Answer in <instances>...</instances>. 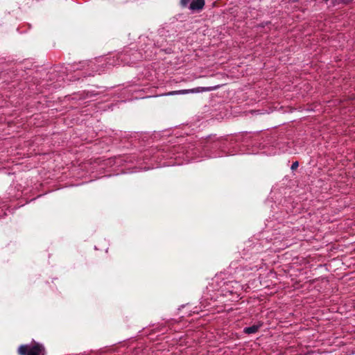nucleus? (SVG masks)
Here are the masks:
<instances>
[{"label":"nucleus","mask_w":355,"mask_h":355,"mask_svg":"<svg viewBox=\"0 0 355 355\" xmlns=\"http://www.w3.org/2000/svg\"><path fill=\"white\" fill-rule=\"evenodd\" d=\"M205 5V0H191L189 8L193 12H199L203 10Z\"/></svg>","instance_id":"nucleus-2"},{"label":"nucleus","mask_w":355,"mask_h":355,"mask_svg":"<svg viewBox=\"0 0 355 355\" xmlns=\"http://www.w3.org/2000/svg\"><path fill=\"white\" fill-rule=\"evenodd\" d=\"M191 2V0H180V6L182 8H185L188 6L189 4Z\"/></svg>","instance_id":"nucleus-5"},{"label":"nucleus","mask_w":355,"mask_h":355,"mask_svg":"<svg viewBox=\"0 0 355 355\" xmlns=\"http://www.w3.org/2000/svg\"><path fill=\"white\" fill-rule=\"evenodd\" d=\"M340 1L344 4H349L352 2V0H340Z\"/></svg>","instance_id":"nucleus-7"},{"label":"nucleus","mask_w":355,"mask_h":355,"mask_svg":"<svg viewBox=\"0 0 355 355\" xmlns=\"http://www.w3.org/2000/svg\"><path fill=\"white\" fill-rule=\"evenodd\" d=\"M323 1H325V2H327L329 0H323Z\"/></svg>","instance_id":"nucleus-8"},{"label":"nucleus","mask_w":355,"mask_h":355,"mask_svg":"<svg viewBox=\"0 0 355 355\" xmlns=\"http://www.w3.org/2000/svg\"><path fill=\"white\" fill-rule=\"evenodd\" d=\"M260 327V325H252L250 327H245L243 330L244 333L247 334H255L258 331Z\"/></svg>","instance_id":"nucleus-3"},{"label":"nucleus","mask_w":355,"mask_h":355,"mask_svg":"<svg viewBox=\"0 0 355 355\" xmlns=\"http://www.w3.org/2000/svg\"><path fill=\"white\" fill-rule=\"evenodd\" d=\"M198 91H199L198 89H191V90L184 89V90L176 91V92H175V93L184 94H188L189 92H196Z\"/></svg>","instance_id":"nucleus-4"},{"label":"nucleus","mask_w":355,"mask_h":355,"mask_svg":"<svg viewBox=\"0 0 355 355\" xmlns=\"http://www.w3.org/2000/svg\"><path fill=\"white\" fill-rule=\"evenodd\" d=\"M19 355H44V347L35 341L31 345H21L18 347Z\"/></svg>","instance_id":"nucleus-1"},{"label":"nucleus","mask_w":355,"mask_h":355,"mask_svg":"<svg viewBox=\"0 0 355 355\" xmlns=\"http://www.w3.org/2000/svg\"><path fill=\"white\" fill-rule=\"evenodd\" d=\"M298 166H299V163H298V162H293V163L292 164L291 167V169L292 171H295V170H296V169L297 168V167H298Z\"/></svg>","instance_id":"nucleus-6"}]
</instances>
